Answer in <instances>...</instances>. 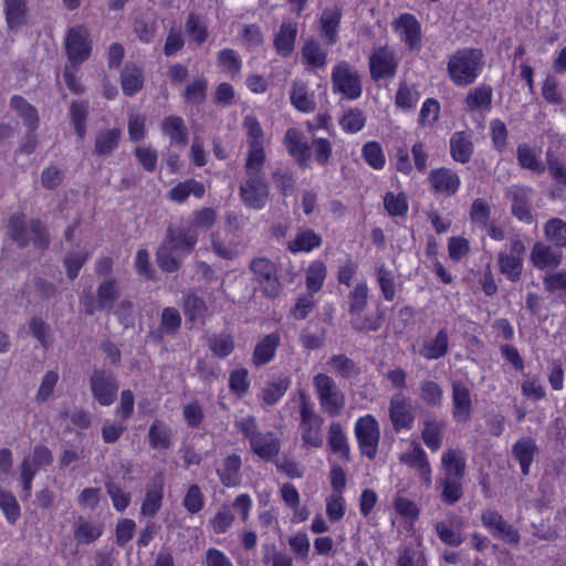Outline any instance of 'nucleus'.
Listing matches in <instances>:
<instances>
[{
	"label": "nucleus",
	"mask_w": 566,
	"mask_h": 566,
	"mask_svg": "<svg viewBox=\"0 0 566 566\" xmlns=\"http://www.w3.org/2000/svg\"><path fill=\"white\" fill-rule=\"evenodd\" d=\"M384 208L391 217H405L408 212L406 195L387 192L384 197Z\"/></svg>",
	"instance_id": "nucleus-59"
},
{
	"label": "nucleus",
	"mask_w": 566,
	"mask_h": 566,
	"mask_svg": "<svg viewBox=\"0 0 566 566\" xmlns=\"http://www.w3.org/2000/svg\"><path fill=\"white\" fill-rule=\"evenodd\" d=\"M290 99L292 105L303 113H312L316 106L313 94L308 92L306 83L302 81L293 83Z\"/></svg>",
	"instance_id": "nucleus-40"
},
{
	"label": "nucleus",
	"mask_w": 566,
	"mask_h": 566,
	"mask_svg": "<svg viewBox=\"0 0 566 566\" xmlns=\"http://www.w3.org/2000/svg\"><path fill=\"white\" fill-rule=\"evenodd\" d=\"M419 390V397L424 405L432 408L441 406L443 400V390L438 382L426 379L421 381Z\"/></svg>",
	"instance_id": "nucleus-52"
},
{
	"label": "nucleus",
	"mask_w": 566,
	"mask_h": 566,
	"mask_svg": "<svg viewBox=\"0 0 566 566\" xmlns=\"http://www.w3.org/2000/svg\"><path fill=\"white\" fill-rule=\"evenodd\" d=\"M181 325V316L175 307H165L160 317V325L157 329L151 331L147 338L160 343L165 335H174Z\"/></svg>",
	"instance_id": "nucleus-26"
},
{
	"label": "nucleus",
	"mask_w": 566,
	"mask_h": 566,
	"mask_svg": "<svg viewBox=\"0 0 566 566\" xmlns=\"http://www.w3.org/2000/svg\"><path fill=\"white\" fill-rule=\"evenodd\" d=\"M463 520L455 515L450 514L448 520L439 521L434 524V530L438 538L446 545L451 547L460 546L463 541Z\"/></svg>",
	"instance_id": "nucleus-21"
},
{
	"label": "nucleus",
	"mask_w": 566,
	"mask_h": 566,
	"mask_svg": "<svg viewBox=\"0 0 566 566\" xmlns=\"http://www.w3.org/2000/svg\"><path fill=\"white\" fill-rule=\"evenodd\" d=\"M11 107L23 118L30 129L38 125L36 109L21 96H13L10 101Z\"/></svg>",
	"instance_id": "nucleus-55"
},
{
	"label": "nucleus",
	"mask_w": 566,
	"mask_h": 566,
	"mask_svg": "<svg viewBox=\"0 0 566 566\" xmlns=\"http://www.w3.org/2000/svg\"><path fill=\"white\" fill-rule=\"evenodd\" d=\"M536 450L537 446L531 438H523L514 443L512 453L514 459L520 463L523 475H528Z\"/></svg>",
	"instance_id": "nucleus-36"
},
{
	"label": "nucleus",
	"mask_w": 566,
	"mask_h": 566,
	"mask_svg": "<svg viewBox=\"0 0 566 566\" xmlns=\"http://www.w3.org/2000/svg\"><path fill=\"white\" fill-rule=\"evenodd\" d=\"M396 566H427V563L421 551L410 545H405L398 551Z\"/></svg>",
	"instance_id": "nucleus-63"
},
{
	"label": "nucleus",
	"mask_w": 566,
	"mask_h": 566,
	"mask_svg": "<svg viewBox=\"0 0 566 566\" xmlns=\"http://www.w3.org/2000/svg\"><path fill=\"white\" fill-rule=\"evenodd\" d=\"M516 158L521 167L532 170L536 174L544 171V166L535 155L534 150L526 144H521L516 149Z\"/></svg>",
	"instance_id": "nucleus-56"
},
{
	"label": "nucleus",
	"mask_w": 566,
	"mask_h": 566,
	"mask_svg": "<svg viewBox=\"0 0 566 566\" xmlns=\"http://www.w3.org/2000/svg\"><path fill=\"white\" fill-rule=\"evenodd\" d=\"M297 35V24L293 21H283L274 38V46L279 55L289 56L294 51Z\"/></svg>",
	"instance_id": "nucleus-29"
},
{
	"label": "nucleus",
	"mask_w": 566,
	"mask_h": 566,
	"mask_svg": "<svg viewBox=\"0 0 566 566\" xmlns=\"http://www.w3.org/2000/svg\"><path fill=\"white\" fill-rule=\"evenodd\" d=\"M208 346L214 356L226 358L233 352L234 340L228 333L213 334L208 339Z\"/></svg>",
	"instance_id": "nucleus-53"
},
{
	"label": "nucleus",
	"mask_w": 566,
	"mask_h": 566,
	"mask_svg": "<svg viewBox=\"0 0 566 566\" xmlns=\"http://www.w3.org/2000/svg\"><path fill=\"white\" fill-rule=\"evenodd\" d=\"M163 242L169 244L177 253L190 254L198 242V234L190 227L170 226L167 228Z\"/></svg>",
	"instance_id": "nucleus-20"
},
{
	"label": "nucleus",
	"mask_w": 566,
	"mask_h": 566,
	"mask_svg": "<svg viewBox=\"0 0 566 566\" xmlns=\"http://www.w3.org/2000/svg\"><path fill=\"white\" fill-rule=\"evenodd\" d=\"M342 19V10L334 6L325 8L319 18V33L328 45H334L338 41V27Z\"/></svg>",
	"instance_id": "nucleus-25"
},
{
	"label": "nucleus",
	"mask_w": 566,
	"mask_h": 566,
	"mask_svg": "<svg viewBox=\"0 0 566 566\" xmlns=\"http://www.w3.org/2000/svg\"><path fill=\"white\" fill-rule=\"evenodd\" d=\"M264 163L245 161V179L240 186V198L250 209H262L269 199V186L263 174Z\"/></svg>",
	"instance_id": "nucleus-3"
},
{
	"label": "nucleus",
	"mask_w": 566,
	"mask_h": 566,
	"mask_svg": "<svg viewBox=\"0 0 566 566\" xmlns=\"http://www.w3.org/2000/svg\"><path fill=\"white\" fill-rule=\"evenodd\" d=\"M534 190L531 187L512 185L506 189V198L512 202L511 212L520 221L531 224L534 217L531 211V202Z\"/></svg>",
	"instance_id": "nucleus-14"
},
{
	"label": "nucleus",
	"mask_w": 566,
	"mask_h": 566,
	"mask_svg": "<svg viewBox=\"0 0 566 566\" xmlns=\"http://www.w3.org/2000/svg\"><path fill=\"white\" fill-rule=\"evenodd\" d=\"M493 90L490 85L482 84L469 91L465 97V105L470 111H490Z\"/></svg>",
	"instance_id": "nucleus-43"
},
{
	"label": "nucleus",
	"mask_w": 566,
	"mask_h": 566,
	"mask_svg": "<svg viewBox=\"0 0 566 566\" xmlns=\"http://www.w3.org/2000/svg\"><path fill=\"white\" fill-rule=\"evenodd\" d=\"M428 181L434 193L446 197L454 196L461 185L459 175L447 167L430 170Z\"/></svg>",
	"instance_id": "nucleus-19"
},
{
	"label": "nucleus",
	"mask_w": 566,
	"mask_h": 566,
	"mask_svg": "<svg viewBox=\"0 0 566 566\" xmlns=\"http://www.w3.org/2000/svg\"><path fill=\"white\" fill-rule=\"evenodd\" d=\"M163 497L164 491L160 483L147 485L146 495L140 507L142 515L154 517L161 507Z\"/></svg>",
	"instance_id": "nucleus-47"
},
{
	"label": "nucleus",
	"mask_w": 566,
	"mask_h": 566,
	"mask_svg": "<svg viewBox=\"0 0 566 566\" xmlns=\"http://www.w3.org/2000/svg\"><path fill=\"white\" fill-rule=\"evenodd\" d=\"M72 531L78 545H90L102 536L104 525L101 522L80 516L74 521Z\"/></svg>",
	"instance_id": "nucleus-23"
},
{
	"label": "nucleus",
	"mask_w": 566,
	"mask_h": 566,
	"mask_svg": "<svg viewBox=\"0 0 566 566\" xmlns=\"http://www.w3.org/2000/svg\"><path fill=\"white\" fill-rule=\"evenodd\" d=\"M118 296L116 282L114 280L103 281L97 287V307L101 311L109 312Z\"/></svg>",
	"instance_id": "nucleus-50"
},
{
	"label": "nucleus",
	"mask_w": 566,
	"mask_h": 566,
	"mask_svg": "<svg viewBox=\"0 0 566 566\" xmlns=\"http://www.w3.org/2000/svg\"><path fill=\"white\" fill-rule=\"evenodd\" d=\"M442 467L446 478L462 480L465 472V459L459 450H447L442 455Z\"/></svg>",
	"instance_id": "nucleus-44"
},
{
	"label": "nucleus",
	"mask_w": 566,
	"mask_h": 566,
	"mask_svg": "<svg viewBox=\"0 0 566 566\" xmlns=\"http://www.w3.org/2000/svg\"><path fill=\"white\" fill-rule=\"evenodd\" d=\"M446 428V422L439 419H426L423 421V429L421 438L423 443L431 450L438 451L442 446V436Z\"/></svg>",
	"instance_id": "nucleus-37"
},
{
	"label": "nucleus",
	"mask_w": 566,
	"mask_h": 566,
	"mask_svg": "<svg viewBox=\"0 0 566 566\" xmlns=\"http://www.w3.org/2000/svg\"><path fill=\"white\" fill-rule=\"evenodd\" d=\"M389 418L396 432L411 429L415 413L410 400L402 392L392 395L389 402Z\"/></svg>",
	"instance_id": "nucleus-16"
},
{
	"label": "nucleus",
	"mask_w": 566,
	"mask_h": 566,
	"mask_svg": "<svg viewBox=\"0 0 566 566\" xmlns=\"http://www.w3.org/2000/svg\"><path fill=\"white\" fill-rule=\"evenodd\" d=\"M361 156L374 169H382L386 164L382 147L378 142H367L363 146Z\"/></svg>",
	"instance_id": "nucleus-58"
},
{
	"label": "nucleus",
	"mask_w": 566,
	"mask_h": 566,
	"mask_svg": "<svg viewBox=\"0 0 566 566\" xmlns=\"http://www.w3.org/2000/svg\"><path fill=\"white\" fill-rule=\"evenodd\" d=\"M452 389V417L458 423H465L472 417L471 390L460 380L451 384Z\"/></svg>",
	"instance_id": "nucleus-18"
},
{
	"label": "nucleus",
	"mask_w": 566,
	"mask_h": 566,
	"mask_svg": "<svg viewBox=\"0 0 566 566\" xmlns=\"http://www.w3.org/2000/svg\"><path fill=\"white\" fill-rule=\"evenodd\" d=\"M326 274L327 269L322 261L315 260L310 264L306 272V287L312 294L322 289Z\"/></svg>",
	"instance_id": "nucleus-54"
},
{
	"label": "nucleus",
	"mask_w": 566,
	"mask_h": 566,
	"mask_svg": "<svg viewBox=\"0 0 566 566\" xmlns=\"http://www.w3.org/2000/svg\"><path fill=\"white\" fill-rule=\"evenodd\" d=\"M352 328L356 332H377L382 324L384 314L379 312L377 315L363 316L361 314L350 315Z\"/></svg>",
	"instance_id": "nucleus-57"
},
{
	"label": "nucleus",
	"mask_w": 566,
	"mask_h": 566,
	"mask_svg": "<svg viewBox=\"0 0 566 566\" xmlns=\"http://www.w3.org/2000/svg\"><path fill=\"white\" fill-rule=\"evenodd\" d=\"M171 429L161 420H155L148 430L149 446L156 450H166L171 446Z\"/></svg>",
	"instance_id": "nucleus-48"
},
{
	"label": "nucleus",
	"mask_w": 566,
	"mask_h": 566,
	"mask_svg": "<svg viewBox=\"0 0 566 566\" xmlns=\"http://www.w3.org/2000/svg\"><path fill=\"white\" fill-rule=\"evenodd\" d=\"M530 259L538 270L556 269L562 263L563 254L553 244L538 241L533 245Z\"/></svg>",
	"instance_id": "nucleus-22"
},
{
	"label": "nucleus",
	"mask_w": 566,
	"mask_h": 566,
	"mask_svg": "<svg viewBox=\"0 0 566 566\" xmlns=\"http://www.w3.org/2000/svg\"><path fill=\"white\" fill-rule=\"evenodd\" d=\"M331 80L333 91L339 93L344 98L355 101L361 96L360 75L346 61H340L334 66Z\"/></svg>",
	"instance_id": "nucleus-6"
},
{
	"label": "nucleus",
	"mask_w": 566,
	"mask_h": 566,
	"mask_svg": "<svg viewBox=\"0 0 566 566\" xmlns=\"http://www.w3.org/2000/svg\"><path fill=\"white\" fill-rule=\"evenodd\" d=\"M144 83L143 70L134 63H127L120 74L122 90L125 95L137 94Z\"/></svg>",
	"instance_id": "nucleus-39"
},
{
	"label": "nucleus",
	"mask_w": 566,
	"mask_h": 566,
	"mask_svg": "<svg viewBox=\"0 0 566 566\" xmlns=\"http://www.w3.org/2000/svg\"><path fill=\"white\" fill-rule=\"evenodd\" d=\"M394 30L409 51H420L422 40L421 24L415 15L410 13L400 14L394 21Z\"/></svg>",
	"instance_id": "nucleus-17"
},
{
	"label": "nucleus",
	"mask_w": 566,
	"mask_h": 566,
	"mask_svg": "<svg viewBox=\"0 0 566 566\" xmlns=\"http://www.w3.org/2000/svg\"><path fill=\"white\" fill-rule=\"evenodd\" d=\"M323 242L321 234L313 229L305 228L297 231L295 238L289 242L287 249L292 253L311 252L319 248Z\"/></svg>",
	"instance_id": "nucleus-34"
},
{
	"label": "nucleus",
	"mask_w": 566,
	"mask_h": 566,
	"mask_svg": "<svg viewBox=\"0 0 566 566\" xmlns=\"http://www.w3.org/2000/svg\"><path fill=\"white\" fill-rule=\"evenodd\" d=\"M355 436L360 453L370 460L375 459L380 440L379 424L376 418L371 415L358 418L355 423Z\"/></svg>",
	"instance_id": "nucleus-9"
},
{
	"label": "nucleus",
	"mask_w": 566,
	"mask_h": 566,
	"mask_svg": "<svg viewBox=\"0 0 566 566\" xmlns=\"http://www.w3.org/2000/svg\"><path fill=\"white\" fill-rule=\"evenodd\" d=\"M280 344L281 337L277 333L265 335L254 347L252 363L256 367L269 364L274 358Z\"/></svg>",
	"instance_id": "nucleus-28"
},
{
	"label": "nucleus",
	"mask_w": 566,
	"mask_h": 566,
	"mask_svg": "<svg viewBox=\"0 0 566 566\" xmlns=\"http://www.w3.org/2000/svg\"><path fill=\"white\" fill-rule=\"evenodd\" d=\"M241 458L235 453L223 459L217 472L224 486L233 488L241 483Z\"/></svg>",
	"instance_id": "nucleus-30"
},
{
	"label": "nucleus",
	"mask_w": 566,
	"mask_h": 566,
	"mask_svg": "<svg viewBox=\"0 0 566 566\" xmlns=\"http://www.w3.org/2000/svg\"><path fill=\"white\" fill-rule=\"evenodd\" d=\"M122 138L119 128H107L97 132L94 143V154L99 157H106L113 154L118 147Z\"/></svg>",
	"instance_id": "nucleus-31"
},
{
	"label": "nucleus",
	"mask_w": 566,
	"mask_h": 566,
	"mask_svg": "<svg viewBox=\"0 0 566 566\" xmlns=\"http://www.w3.org/2000/svg\"><path fill=\"white\" fill-rule=\"evenodd\" d=\"M368 304V285L365 281L356 283L348 294V313L361 314Z\"/></svg>",
	"instance_id": "nucleus-51"
},
{
	"label": "nucleus",
	"mask_w": 566,
	"mask_h": 566,
	"mask_svg": "<svg viewBox=\"0 0 566 566\" xmlns=\"http://www.w3.org/2000/svg\"><path fill=\"white\" fill-rule=\"evenodd\" d=\"M161 130L170 139L171 144L178 147H186L188 144V133L185 122L179 116H168L161 123Z\"/></svg>",
	"instance_id": "nucleus-35"
},
{
	"label": "nucleus",
	"mask_w": 566,
	"mask_h": 566,
	"mask_svg": "<svg viewBox=\"0 0 566 566\" xmlns=\"http://www.w3.org/2000/svg\"><path fill=\"white\" fill-rule=\"evenodd\" d=\"M290 386V380L286 378H279L266 385L262 391L263 401L269 405H275L286 392Z\"/></svg>",
	"instance_id": "nucleus-61"
},
{
	"label": "nucleus",
	"mask_w": 566,
	"mask_h": 566,
	"mask_svg": "<svg viewBox=\"0 0 566 566\" xmlns=\"http://www.w3.org/2000/svg\"><path fill=\"white\" fill-rule=\"evenodd\" d=\"M3 12L9 30H18L28 23L27 0H3Z\"/></svg>",
	"instance_id": "nucleus-27"
},
{
	"label": "nucleus",
	"mask_w": 566,
	"mask_h": 566,
	"mask_svg": "<svg viewBox=\"0 0 566 566\" xmlns=\"http://www.w3.org/2000/svg\"><path fill=\"white\" fill-rule=\"evenodd\" d=\"M119 385L115 375L106 369H94L90 377V389L101 406L108 407L117 398Z\"/></svg>",
	"instance_id": "nucleus-10"
},
{
	"label": "nucleus",
	"mask_w": 566,
	"mask_h": 566,
	"mask_svg": "<svg viewBox=\"0 0 566 566\" xmlns=\"http://www.w3.org/2000/svg\"><path fill=\"white\" fill-rule=\"evenodd\" d=\"M247 135V144L249 147L245 161L265 163L266 155L264 150V132L261 124L253 115H247L242 123Z\"/></svg>",
	"instance_id": "nucleus-13"
},
{
	"label": "nucleus",
	"mask_w": 566,
	"mask_h": 566,
	"mask_svg": "<svg viewBox=\"0 0 566 566\" xmlns=\"http://www.w3.org/2000/svg\"><path fill=\"white\" fill-rule=\"evenodd\" d=\"M483 54L479 49L463 48L449 56L447 73L450 81L458 87H468L473 84L482 67Z\"/></svg>",
	"instance_id": "nucleus-2"
},
{
	"label": "nucleus",
	"mask_w": 566,
	"mask_h": 566,
	"mask_svg": "<svg viewBox=\"0 0 566 566\" xmlns=\"http://www.w3.org/2000/svg\"><path fill=\"white\" fill-rule=\"evenodd\" d=\"M449 337L444 329L438 332L433 339L427 340L420 349V355L433 360L443 357L448 353Z\"/></svg>",
	"instance_id": "nucleus-45"
},
{
	"label": "nucleus",
	"mask_w": 566,
	"mask_h": 566,
	"mask_svg": "<svg viewBox=\"0 0 566 566\" xmlns=\"http://www.w3.org/2000/svg\"><path fill=\"white\" fill-rule=\"evenodd\" d=\"M473 154V143L465 132H455L450 138V155L453 160L467 164Z\"/></svg>",
	"instance_id": "nucleus-33"
},
{
	"label": "nucleus",
	"mask_w": 566,
	"mask_h": 566,
	"mask_svg": "<svg viewBox=\"0 0 566 566\" xmlns=\"http://www.w3.org/2000/svg\"><path fill=\"white\" fill-rule=\"evenodd\" d=\"M369 73L373 81L394 77L397 73L398 62L395 52L387 45L373 50L368 61Z\"/></svg>",
	"instance_id": "nucleus-11"
},
{
	"label": "nucleus",
	"mask_w": 566,
	"mask_h": 566,
	"mask_svg": "<svg viewBox=\"0 0 566 566\" xmlns=\"http://www.w3.org/2000/svg\"><path fill=\"white\" fill-rule=\"evenodd\" d=\"M205 192L206 188L202 182L196 179H188L172 187L168 191L167 198L170 201L184 203L190 195H193L196 198H202Z\"/></svg>",
	"instance_id": "nucleus-32"
},
{
	"label": "nucleus",
	"mask_w": 566,
	"mask_h": 566,
	"mask_svg": "<svg viewBox=\"0 0 566 566\" xmlns=\"http://www.w3.org/2000/svg\"><path fill=\"white\" fill-rule=\"evenodd\" d=\"M300 416V432L303 444L311 448H321L324 442L322 430L324 419L315 412L313 406L305 399L301 402Z\"/></svg>",
	"instance_id": "nucleus-7"
},
{
	"label": "nucleus",
	"mask_w": 566,
	"mask_h": 566,
	"mask_svg": "<svg viewBox=\"0 0 566 566\" xmlns=\"http://www.w3.org/2000/svg\"><path fill=\"white\" fill-rule=\"evenodd\" d=\"M500 271L506 275L512 282H516L522 273L523 260L517 256H510L506 253L501 252L499 254Z\"/></svg>",
	"instance_id": "nucleus-60"
},
{
	"label": "nucleus",
	"mask_w": 566,
	"mask_h": 566,
	"mask_svg": "<svg viewBox=\"0 0 566 566\" xmlns=\"http://www.w3.org/2000/svg\"><path fill=\"white\" fill-rule=\"evenodd\" d=\"M302 60L312 69H323L326 65L327 52L317 40L311 38L302 48Z\"/></svg>",
	"instance_id": "nucleus-41"
},
{
	"label": "nucleus",
	"mask_w": 566,
	"mask_h": 566,
	"mask_svg": "<svg viewBox=\"0 0 566 566\" xmlns=\"http://www.w3.org/2000/svg\"><path fill=\"white\" fill-rule=\"evenodd\" d=\"M284 142L289 154L301 166H306L311 156V146L304 134L295 128H290L285 134Z\"/></svg>",
	"instance_id": "nucleus-24"
},
{
	"label": "nucleus",
	"mask_w": 566,
	"mask_h": 566,
	"mask_svg": "<svg viewBox=\"0 0 566 566\" xmlns=\"http://www.w3.org/2000/svg\"><path fill=\"white\" fill-rule=\"evenodd\" d=\"M169 244L161 243L156 252V261L161 271L167 273L177 272L181 266V260Z\"/></svg>",
	"instance_id": "nucleus-49"
},
{
	"label": "nucleus",
	"mask_w": 566,
	"mask_h": 566,
	"mask_svg": "<svg viewBox=\"0 0 566 566\" xmlns=\"http://www.w3.org/2000/svg\"><path fill=\"white\" fill-rule=\"evenodd\" d=\"M234 427L248 440L251 452L260 459L270 462L279 455L281 450L279 438L273 432H262L254 416L235 420Z\"/></svg>",
	"instance_id": "nucleus-1"
},
{
	"label": "nucleus",
	"mask_w": 566,
	"mask_h": 566,
	"mask_svg": "<svg viewBox=\"0 0 566 566\" xmlns=\"http://www.w3.org/2000/svg\"><path fill=\"white\" fill-rule=\"evenodd\" d=\"M65 48L70 64L78 66L91 53L87 30L83 27L72 28L66 35Z\"/></svg>",
	"instance_id": "nucleus-15"
},
{
	"label": "nucleus",
	"mask_w": 566,
	"mask_h": 566,
	"mask_svg": "<svg viewBox=\"0 0 566 566\" xmlns=\"http://www.w3.org/2000/svg\"><path fill=\"white\" fill-rule=\"evenodd\" d=\"M253 279L260 284L263 293L271 298L281 293V283L277 276V268L270 259L260 256L251 260L249 264Z\"/></svg>",
	"instance_id": "nucleus-8"
},
{
	"label": "nucleus",
	"mask_w": 566,
	"mask_h": 566,
	"mask_svg": "<svg viewBox=\"0 0 566 566\" xmlns=\"http://www.w3.org/2000/svg\"><path fill=\"white\" fill-rule=\"evenodd\" d=\"M543 285L547 292L557 294L559 298L566 300V271L546 274L543 277Z\"/></svg>",
	"instance_id": "nucleus-62"
},
{
	"label": "nucleus",
	"mask_w": 566,
	"mask_h": 566,
	"mask_svg": "<svg viewBox=\"0 0 566 566\" xmlns=\"http://www.w3.org/2000/svg\"><path fill=\"white\" fill-rule=\"evenodd\" d=\"M544 235L556 249H566V221L560 218H551L543 228Z\"/></svg>",
	"instance_id": "nucleus-46"
},
{
	"label": "nucleus",
	"mask_w": 566,
	"mask_h": 566,
	"mask_svg": "<svg viewBox=\"0 0 566 566\" xmlns=\"http://www.w3.org/2000/svg\"><path fill=\"white\" fill-rule=\"evenodd\" d=\"M9 231L12 240L20 247H27L31 241L34 247L45 250L50 245L49 234L38 219H32L25 224L22 214L14 213L9 219Z\"/></svg>",
	"instance_id": "nucleus-4"
},
{
	"label": "nucleus",
	"mask_w": 566,
	"mask_h": 566,
	"mask_svg": "<svg viewBox=\"0 0 566 566\" xmlns=\"http://www.w3.org/2000/svg\"><path fill=\"white\" fill-rule=\"evenodd\" d=\"M90 105L87 101H73L70 105V119L74 127L76 136L84 140L86 136V120L88 117Z\"/></svg>",
	"instance_id": "nucleus-42"
},
{
	"label": "nucleus",
	"mask_w": 566,
	"mask_h": 566,
	"mask_svg": "<svg viewBox=\"0 0 566 566\" xmlns=\"http://www.w3.org/2000/svg\"><path fill=\"white\" fill-rule=\"evenodd\" d=\"M327 442L333 453L338 454L343 460L349 461L350 449L347 437L339 422H332L327 432Z\"/></svg>",
	"instance_id": "nucleus-38"
},
{
	"label": "nucleus",
	"mask_w": 566,
	"mask_h": 566,
	"mask_svg": "<svg viewBox=\"0 0 566 566\" xmlns=\"http://www.w3.org/2000/svg\"><path fill=\"white\" fill-rule=\"evenodd\" d=\"M481 521L494 537L514 547L518 546L521 541L518 531L507 523L499 512L486 510L482 513Z\"/></svg>",
	"instance_id": "nucleus-12"
},
{
	"label": "nucleus",
	"mask_w": 566,
	"mask_h": 566,
	"mask_svg": "<svg viewBox=\"0 0 566 566\" xmlns=\"http://www.w3.org/2000/svg\"><path fill=\"white\" fill-rule=\"evenodd\" d=\"M313 386L323 412L337 417L345 408V394L337 387L335 380L323 373L313 377Z\"/></svg>",
	"instance_id": "nucleus-5"
},
{
	"label": "nucleus",
	"mask_w": 566,
	"mask_h": 566,
	"mask_svg": "<svg viewBox=\"0 0 566 566\" xmlns=\"http://www.w3.org/2000/svg\"><path fill=\"white\" fill-rule=\"evenodd\" d=\"M546 164L552 178L566 187V163L560 160L552 149H547Z\"/></svg>",
	"instance_id": "nucleus-64"
}]
</instances>
